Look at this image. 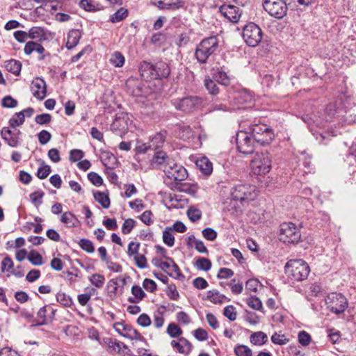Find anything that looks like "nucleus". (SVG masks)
I'll list each match as a JSON object with an SVG mask.
<instances>
[{"instance_id":"obj_51","label":"nucleus","mask_w":356,"mask_h":356,"mask_svg":"<svg viewBox=\"0 0 356 356\" xmlns=\"http://www.w3.org/2000/svg\"><path fill=\"white\" fill-rule=\"evenodd\" d=\"M78 244L83 250L88 253H92L95 251L93 243L88 238H81Z\"/></svg>"},{"instance_id":"obj_21","label":"nucleus","mask_w":356,"mask_h":356,"mask_svg":"<svg viewBox=\"0 0 356 356\" xmlns=\"http://www.w3.org/2000/svg\"><path fill=\"white\" fill-rule=\"evenodd\" d=\"M211 75L213 79L221 85L227 86L230 84V79L224 66L212 68Z\"/></svg>"},{"instance_id":"obj_27","label":"nucleus","mask_w":356,"mask_h":356,"mask_svg":"<svg viewBox=\"0 0 356 356\" xmlns=\"http://www.w3.org/2000/svg\"><path fill=\"white\" fill-rule=\"evenodd\" d=\"M154 78L155 79H161L167 78L170 73V70L167 63L160 61L154 64Z\"/></svg>"},{"instance_id":"obj_26","label":"nucleus","mask_w":356,"mask_h":356,"mask_svg":"<svg viewBox=\"0 0 356 356\" xmlns=\"http://www.w3.org/2000/svg\"><path fill=\"white\" fill-rule=\"evenodd\" d=\"M82 33L79 29H72L68 32L65 47L67 49H72L79 42Z\"/></svg>"},{"instance_id":"obj_40","label":"nucleus","mask_w":356,"mask_h":356,"mask_svg":"<svg viewBox=\"0 0 356 356\" xmlns=\"http://www.w3.org/2000/svg\"><path fill=\"white\" fill-rule=\"evenodd\" d=\"M110 63L115 67H121L124 65L125 58L119 51H115L111 56Z\"/></svg>"},{"instance_id":"obj_12","label":"nucleus","mask_w":356,"mask_h":356,"mask_svg":"<svg viewBox=\"0 0 356 356\" xmlns=\"http://www.w3.org/2000/svg\"><path fill=\"white\" fill-rule=\"evenodd\" d=\"M328 309L336 314H342L348 307L346 297L341 293H332L327 297Z\"/></svg>"},{"instance_id":"obj_43","label":"nucleus","mask_w":356,"mask_h":356,"mask_svg":"<svg viewBox=\"0 0 356 356\" xmlns=\"http://www.w3.org/2000/svg\"><path fill=\"white\" fill-rule=\"evenodd\" d=\"M172 228L167 227L163 232V241L165 244L169 247H172L175 244V237L172 234Z\"/></svg>"},{"instance_id":"obj_49","label":"nucleus","mask_w":356,"mask_h":356,"mask_svg":"<svg viewBox=\"0 0 356 356\" xmlns=\"http://www.w3.org/2000/svg\"><path fill=\"white\" fill-rule=\"evenodd\" d=\"M166 136V131H161L160 132L156 134L152 139V145H154L156 147H159L162 146V145L165 141Z\"/></svg>"},{"instance_id":"obj_1","label":"nucleus","mask_w":356,"mask_h":356,"mask_svg":"<svg viewBox=\"0 0 356 356\" xmlns=\"http://www.w3.org/2000/svg\"><path fill=\"white\" fill-rule=\"evenodd\" d=\"M284 268L288 277L296 282L305 280L310 273L309 264L302 259H291L286 262Z\"/></svg>"},{"instance_id":"obj_24","label":"nucleus","mask_w":356,"mask_h":356,"mask_svg":"<svg viewBox=\"0 0 356 356\" xmlns=\"http://www.w3.org/2000/svg\"><path fill=\"white\" fill-rule=\"evenodd\" d=\"M141 76L146 80L155 79L154 78V64L147 61H143L139 67Z\"/></svg>"},{"instance_id":"obj_32","label":"nucleus","mask_w":356,"mask_h":356,"mask_svg":"<svg viewBox=\"0 0 356 356\" xmlns=\"http://www.w3.org/2000/svg\"><path fill=\"white\" fill-rule=\"evenodd\" d=\"M196 165L205 175H209L213 170L212 163L206 157H202L196 161Z\"/></svg>"},{"instance_id":"obj_3","label":"nucleus","mask_w":356,"mask_h":356,"mask_svg":"<svg viewBox=\"0 0 356 356\" xmlns=\"http://www.w3.org/2000/svg\"><path fill=\"white\" fill-rule=\"evenodd\" d=\"M248 131L250 133L257 145H268L275 138L273 129L264 123H254L249 126Z\"/></svg>"},{"instance_id":"obj_23","label":"nucleus","mask_w":356,"mask_h":356,"mask_svg":"<svg viewBox=\"0 0 356 356\" xmlns=\"http://www.w3.org/2000/svg\"><path fill=\"white\" fill-rule=\"evenodd\" d=\"M103 341L111 353H120L124 352L123 349H127V346L124 343L115 339L106 337Z\"/></svg>"},{"instance_id":"obj_8","label":"nucleus","mask_w":356,"mask_h":356,"mask_svg":"<svg viewBox=\"0 0 356 356\" xmlns=\"http://www.w3.org/2000/svg\"><path fill=\"white\" fill-rule=\"evenodd\" d=\"M242 37L248 46L254 47L261 41L263 32L257 24L250 22L243 27Z\"/></svg>"},{"instance_id":"obj_22","label":"nucleus","mask_w":356,"mask_h":356,"mask_svg":"<svg viewBox=\"0 0 356 356\" xmlns=\"http://www.w3.org/2000/svg\"><path fill=\"white\" fill-rule=\"evenodd\" d=\"M1 136L6 143L12 147H16L20 144V138L18 136L14 135L8 127H3L0 132Z\"/></svg>"},{"instance_id":"obj_38","label":"nucleus","mask_w":356,"mask_h":356,"mask_svg":"<svg viewBox=\"0 0 356 356\" xmlns=\"http://www.w3.org/2000/svg\"><path fill=\"white\" fill-rule=\"evenodd\" d=\"M88 280L92 285L98 289H100L104 286L106 280L104 275L99 273H94L88 277Z\"/></svg>"},{"instance_id":"obj_6","label":"nucleus","mask_w":356,"mask_h":356,"mask_svg":"<svg viewBox=\"0 0 356 356\" xmlns=\"http://www.w3.org/2000/svg\"><path fill=\"white\" fill-rule=\"evenodd\" d=\"M253 174L264 175L271 169V159L268 152L257 153L251 162Z\"/></svg>"},{"instance_id":"obj_52","label":"nucleus","mask_w":356,"mask_h":356,"mask_svg":"<svg viewBox=\"0 0 356 356\" xmlns=\"http://www.w3.org/2000/svg\"><path fill=\"white\" fill-rule=\"evenodd\" d=\"M187 216L191 222H195L201 219L202 211L195 207H191L187 211Z\"/></svg>"},{"instance_id":"obj_25","label":"nucleus","mask_w":356,"mask_h":356,"mask_svg":"<svg viewBox=\"0 0 356 356\" xmlns=\"http://www.w3.org/2000/svg\"><path fill=\"white\" fill-rule=\"evenodd\" d=\"M47 306L42 307L37 313V318L33 320L31 327H36L47 325L49 323V314H47Z\"/></svg>"},{"instance_id":"obj_28","label":"nucleus","mask_w":356,"mask_h":356,"mask_svg":"<svg viewBox=\"0 0 356 356\" xmlns=\"http://www.w3.org/2000/svg\"><path fill=\"white\" fill-rule=\"evenodd\" d=\"M74 273L70 271L63 272L61 277L67 282V284L70 286H74L78 280H81L82 275L77 268H73Z\"/></svg>"},{"instance_id":"obj_11","label":"nucleus","mask_w":356,"mask_h":356,"mask_svg":"<svg viewBox=\"0 0 356 356\" xmlns=\"http://www.w3.org/2000/svg\"><path fill=\"white\" fill-rule=\"evenodd\" d=\"M264 10L272 17L282 19L286 15L288 7L283 0H264L263 3Z\"/></svg>"},{"instance_id":"obj_37","label":"nucleus","mask_w":356,"mask_h":356,"mask_svg":"<svg viewBox=\"0 0 356 356\" xmlns=\"http://www.w3.org/2000/svg\"><path fill=\"white\" fill-rule=\"evenodd\" d=\"M129 14L128 10L123 7L120 8L115 13L110 17V22L112 23H118L127 17Z\"/></svg>"},{"instance_id":"obj_57","label":"nucleus","mask_w":356,"mask_h":356,"mask_svg":"<svg viewBox=\"0 0 356 356\" xmlns=\"http://www.w3.org/2000/svg\"><path fill=\"white\" fill-rule=\"evenodd\" d=\"M52 120V117L49 113H42L37 115L35 117V122L40 125L48 124Z\"/></svg>"},{"instance_id":"obj_58","label":"nucleus","mask_w":356,"mask_h":356,"mask_svg":"<svg viewBox=\"0 0 356 356\" xmlns=\"http://www.w3.org/2000/svg\"><path fill=\"white\" fill-rule=\"evenodd\" d=\"M136 222L132 218H128L124 220L122 227V232L123 234H129L134 227L136 226Z\"/></svg>"},{"instance_id":"obj_59","label":"nucleus","mask_w":356,"mask_h":356,"mask_svg":"<svg viewBox=\"0 0 356 356\" xmlns=\"http://www.w3.org/2000/svg\"><path fill=\"white\" fill-rule=\"evenodd\" d=\"M271 341L273 343L282 346L286 344L289 339H287L284 334H280L277 332H275L271 336Z\"/></svg>"},{"instance_id":"obj_63","label":"nucleus","mask_w":356,"mask_h":356,"mask_svg":"<svg viewBox=\"0 0 356 356\" xmlns=\"http://www.w3.org/2000/svg\"><path fill=\"white\" fill-rule=\"evenodd\" d=\"M88 179L95 186H100L103 184V179L97 173L90 172L88 174Z\"/></svg>"},{"instance_id":"obj_5","label":"nucleus","mask_w":356,"mask_h":356,"mask_svg":"<svg viewBox=\"0 0 356 356\" xmlns=\"http://www.w3.org/2000/svg\"><path fill=\"white\" fill-rule=\"evenodd\" d=\"M237 150L243 154H251L254 152L257 142L248 130H240L236 134Z\"/></svg>"},{"instance_id":"obj_33","label":"nucleus","mask_w":356,"mask_h":356,"mask_svg":"<svg viewBox=\"0 0 356 356\" xmlns=\"http://www.w3.org/2000/svg\"><path fill=\"white\" fill-rule=\"evenodd\" d=\"M4 66L6 69L10 73L18 76L22 70V63L15 59H10L5 61Z\"/></svg>"},{"instance_id":"obj_39","label":"nucleus","mask_w":356,"mask_h":356,"mask_svg":"<svg viewBox=\"0 0 356 356\" xmlns=\"http://www.w3.org/2000/svg\"><path fill=\"white\" fill-rule=\"evenodd\" d=\"M40 167L38 168L37 172V177L40 179H44L48 177L51 172V167L47 165L45 162L40 159Z\"/></svg>"},{"instance_id":"obj_44","label":"nucleus","mask_w":356,"mask_h":356,"mask_svg":"<svg viewBox=\"0 0 356 356\" xmlns=\"http://www.w3.org/2000/svg\"><path fill=\"white\" fill-rule=\"evenodd\" d=\"M56 300L66 307H70L73 305L72 298L63 292H59L56 294Z\"/></svg>"},{"instance_id":"obj_46","label":"nucleus","mask_w":356,"mask_h":356,"mask_svg":"<svg viewBox=\"0 0 356 356\" xmlns=\"http://www.w3.org/2000/svg\"><path fill=\"white\" fill-rule=\"evenodd\" d=\"M152 43L159 47L165 44L167 41V34L163 32H158L152 35L151 38Z\"/></svg>"},{"instance_id":"obj_31","label":"nucleus","mask_w":356,"mask_h":356,"mask_svg":"<svg viewBox=\"0 0 356 356\" xmlns=\"http://www.w3.org/2000/svg\"><path fill=\"white\" fill-rule=\"evenodd\" d=\"M206 299L214 304H222L225 301L229 302L230 300L225 295L220 294L217 290L208 291Z\"/></svg>"},{"instance_id":"obj_45","label":"nucleus","mask_w":356,"mask_h":356,"mask_svg":"<svg viewBox=\"0 0 356 356\" xmlns=\"http://www.w3.org/2000/svg\"><path fill=\"white\" fill-rule=\"evenodd\" d=\"M118 289V284L116 280H110L106 284L107 295L111 299L115 298Z\"/></svg>"},{"instance_id":"obj_2","label":"nucleus","mask_w":356,"mask_h":356,"mask_svg":"<svg viewBox=\"0 0 356 356\" xmlns=\"http://www.w3.org/2000/svg\"><path fill=\"white\" fill-rule=\"evenodd\" d=\"M219 47V40L216 36L204 38L196 47L195 57L201 63H206L209 58L214 54Z\"/></svg>"},{"instance_id":"obj_18","label":"nucleus","mask_w":356,"mask_h":356,"mask_svg":"<svg viewBox=\"0 0 356 356\" xmlns=\"http://www.w3.org/2000/svg\"><path fill=\"white\" fill-rule=\"evenodd\" d=\"M24 51L26 55H30L33 51L38 52L40 54L38 58L40 60H44L47 57L50 56V53L46 52L44 47L38 42H27L24 46Z\"/></svg>"},{"instance_id":"obj_53","label":"nucleus","mask_w":356,"mask_h":356,"mask_svg":"<svg viewBox=\"0 0 356 356\" xmlns=\"http://www.w3.org/2000/svg\"><path fill=\"white\" fill-rule=\"evenodd\" d=\"M168 261L170 262V268H172V270L175 273V275H173L172 273H169V275L175 279L183 280L185 278V276L181 272L179 266L175 262L172 258L168 259Z\"/></svg>"},{"instance_id":"obj_10","label":"nucleus","mask_w":356,"mask_h":356,"mask_svg":"<svg viewBox=\"0 0 356 356\" xmlns=\"http://www.w3.org/2000/svg\"><path fill=\"white\" fill-rule=\"evenodd\" d=\"M132 122L131 114L126 112L118 113L111 125V129L116 135L122 136L127 132Z\"/></svg>"},{"instance_id":"obj_4","label":"nucleus","mask_w":356,"mask_h":356,"mask_svg":"<svg viewBox=\"0 0 356 356\" xmlns=\"http://www.w3.org/2000/svg\"><path fill=\"white\" fill-rule=\"evenodd\" d=\"M344 105V103H340ZM326 111L332 116L340 118L344 124H356V113L355 110L347 109L345 106L341 107L337 106V104L330 103L326 106Z\"/></svg>"},{"instance_id":"obj_15","label":"nucleus","mask_w":356,"mask_h":356,"mask_svg":"<svg viewBox=\"0 0 356 356\" xmlns=\"http://www.w3.org/2000/svg\"><path fill=\"white\" fill-rule=\"evenodd\" d=\"M220 13L232 23H237L241 16V10L236 6L231 4H223L219 8Z\"/></svg>"},{"instance_id":"obj_19","label":"nucleus","mask_w":356,"mask_h":356,"mask_svg":"<svg viewBox=\"0 0 356 356\" xmlns=\"http://www.w3.org/2000/svg\"><path fill=\"white\" fill-rule=\"evenodd\" d=\"M232 197L235 200L243 202L245 200H252L251 193L246 185H237L232 191Z\"/></svg>"},{"instance_id":"obj_62","label":"nucleus","mask_w":356,"mask_h":356,"mask_svg":"<svg viewBox=\"0 0 356 356\" xmlns=\"http://www.w3.org/2000/svg\"><path fill=\"white\" fill-rule=\"evenodd\" d=\"M166 294L168 297L172 300H177L179 298V293L174 284H171L168 286Z\"/></svg>"},{"instance_id":"obj_56","label":"nucleus","mask_w":356,"mask_h":356,"mask_svg":"<svg viewBox=\"0 0 356 356\" xmlns=\"http://www.w3.org/2000/svg\"><path fill=\"white\" fill-rule=\"evenodd\" d=\"M24 122V121L23 115L18 114V113H15L8 121L9 126L11 128H16L17 127H19L22 125Z\"/></svg>"},{"instance_id":"obj_20","label":"nucleus","mask_w":356,"mask_h":356,"mask_svg":"<svg viewBox=\"0 0 356 356\" xmlns=\"http://www.w3.org/2000/svg\"><path fill=\"white\" fill-rule=\"evenodd\" d=\"M170 345L179 353L186 355H188L193 349L192 343L184 337H179L178 341L172 340L170 342Z\"/></svg>"},{"instance_id":"obj_36","label":"nucleus","mask_w":356,"mask_h":356,"mask_svg":"<svg viewBox=\"0 0 356 356\" xmlns=\"http://www.w3.org/2000/svg\"><path fill=\"white\" fill-rule=\"evenodd\" d=\"M28 38L42 42L44 40V32L42 28L33 26L28 32Z\"/></svg>"},{"instance_id":"obj_42","label":"nucleus","mask_w":356,"mask_h":356,"mask_svg":"<svg viewBox=\"0 0 356 356\" xmlns=\"http://www.w3.org/2000/svg\"><path fill=\"white\" fill-rule=\"evenodd\" d=\"M204 84L210 95H215L218 94L219 88L213 79L210 78L205 79Z\"/></svg>"},{"instance_id":"obj_55","label":"nucleus","mask_w":356,"mask_h":356,"mask_svg":"<svg viewBox=\"0 0 356 356\" xmlns=\"http://www.w3.org/2000/svg\"><path fill=\"white\" fill-rule=\"evenodd\" d=\"M248 305L255 310H261L263 308L262 302L260 299L256 296H251L246 301Z\"/></svg>"},{"instance_id":"obj_60","label":"nucleus","mask_w":356,"mask_h":356,"mask_svg":"<svg viewBox=\"0 0 356 356\" xmlns=\"http://www.w3.org/2000/svg\"><path fill=\"white\" fill-rule=\"evenodd\" d=\"M1 270L2 273L10 271L13 268L14 263L10 257L6 256L3 259L1 263Z\"/></svg>"},{"instance_id":"obj_54","label":"nucleus","mask_w":356,"mask_h":356,"mask_svg":"<svg viewBox=\"0 0 356 356\" xmlns=\"http://www.w3.org/2000/svg\"><path fill=\"white\" fill-rule=\"evenodd\" d=\"M44 195V193L42 190L35 191L30 194V200L31 202L35 206L38 207L42 204V197Z\"/></svg>"},{"instance_id":"obj_7","label":"nucleus","mask_w":356,"mask_h":356,"mask_svg":"<svg viewBox=\"0 0 356 356\" xmlns=\"http://www.w3.org/2000/svg\"><path fill=\"white\" fill-rule=\"evenodd\" d=\"M301 238L300 229L292 222H284L280 225L279 239L284 243L295 244Z\"/></svg>"},{"instance_id":"obj_50","label":"nucleus","mask_w":356,"mask_h":356,"mask_svg":"<svg viewBox=\"0 0 356 356\" xmlns=\"http://www.w3.org/2000/svg\"><path fill=\"white\" fill-rule=\"evenodd\" d=\"M234 353L236 356H252V350L245 345H236L234 347Z\"/></svg>"},{"instance_id":"obj_14","label":"nucleus","mask_w":356,"mask_h":356,"mask_svg":"<svg viewBox=\"0 0 356 356\" xmlns=\"http://www.w3.org/2000/svg\"><path fill=\"white\" fill-rule=\"evenodd\" d=\"M113 327L118 333L124 337L138 341L145 340L144 337L130 325L123 322H117L114 323Z\"/></svg>"},{"instance_id":"obj_16","label":"nucleus","mask_w":356,"mask_h":356,"mask_svg":"<svg viewBox=\"0 0 356 356\" xmlns=\"http://www.w3.org/2000/svg\"><path fill=\"white\" fill-rule=\"evenodd\" d=\"M168 163H173V159L161 150L156 151L150 161L151 167L154 169L163 170L166 165H168Z\"/></svg>"},{"instance_id":"obj_9","label":"nucleus","mask_w":356,"mask_h":356,"mask_svg":"<svg viewBox=\"0 0 356 356\" xmlns=\"http://www.w3.org/2000/svg\"><path fill=\"white\" fill-rule=\"evenodd\" d=\"M171 102L177 110L183 112H191L202 106L203 99L197 96H187L181 99H173Z\"/></svg>"},{"instance_id":"obj_13","label":"nucleus","mask_w":356,"mask_h":356,"mask_svg":"<svg viewBox=\"0 0 356 356\" xmlns=\"http://www.w3.org/2000/svg\"><path fill=\"white\" fill-rule=\"evenodd\" d=\"M168 165H166L163 172L165 175L171 179H174L176 182H180L185 180L188 177V172L186 169L181 165L175 163H168Z\"/></svg>"},{"instance_id":"obj_29","label":"nucleus","mask_w":356,"mask_h":356,"mask_svg":"<svg viewBox=\"0 0 356 356\" xmlns=\"http://www.w3.org/2000/svg\"><path fill=\"white\" fill-rule=\"evenodd\" d=\"M67 227H76L79 224L77 217L71 211L64 212L60 219Z\"/></svg>"},{"instance_id":"obj_35","label":"nucleus","mask_w":356,"mask_h":356,"mask_svg":"<svg viewBox=\"0 0 356 356\" xmlns=\"http://www.w3.org/2000/svg\"><path fill=\"white\" fill-rule=\"evenodd\" d=\"M93 197L101 206L104 209H108L110 207L111 201L108 193L104 192L94 191Z\"/></svg>"},{"instance_id":"obj_30","label":"nucleus","mask_w":356,"mask_h":356,"mask_svg":"<svg viewBox=\"0 0 356 356\" xmlns=\"http://www.w3.org/2000/svg\"><path fill=\"white\" fill-rule=\"evenodd\" d=\"M79 6L87 12H97L104 9L101 3H95L92 0H80Z\"/></svg>"},{"instance_id":"obj_34","label":"nucleus","mask_w":356,"mask_h":356,"mask_svg":"<svg viewBox=\"0 0 356 356\" xmlns=\"http://www.w3.org/2000/svg\"><path fill=\"white\" fill-rule=\"evenodd\" d=\"M250 341L253 345L262 346L268 341V336L264 332L258 331L250 335Z\"/></svg>"},{"instance_id":"obj_64","label":"nucleus","mask_w":356,"mask_h":356,"mask_svg":"<svg viewBox=\"0 0 356 356\" xmlns=\"http://www.w3.org/2000/svg\"><path fill=\"white\" fill-rule=\"evenodd\" d=\"M346 161L349 165L356 166V145H353L349 149Z\"/></svg>"},{"instance_id":"obj_61","label":"nucleus","mask_w":356,"mask_h":356,"mask_svg":"<svg viewBox=\"0 0 356 356\" xmlns=\"http://www.w3.org/2000/svg\"><path fill=\"white\" fill-rule=\"evenodd\" d=\"M17 101L10 95H7L2 99L1 106L4 108H13L17 106Z\"/></svg>"},{"instance_id":"obj_41","label":"nucleus","mask_w":356,"mask_h":356,"mask_svg":"<svg viewBox=\"0 0 356 356\" xmlns=\"http://www.w3.org/2000/svg\"><path fill=\"white\" fill-rule=\"evenodd\" d=\"M195 266L201 270L208 271L211 268V261L204 257H199L197 259L195 263Z\"/></svg>"},{"instance_id":"obj_17","label":"nucleus","mask_w":356,"mask_h":356,"mask_svg":"<svg viewBox=\"0 0 356 356\" xmlns=\"http://www.w3.org/2000/svg\"><path fill=\"white\" fill-rule=\"evenodd\" d=\"M31 90L35 98L40 100L44 99L47 96V85L44 80L40 77L33 80Z\"/></svg>"},{"instance_id":"obj_47","label":"nucleus","mask_w":356,"mask_h":356,"mask_svg":"<svg viewBox=\"0 0 356 356\" xmlns=\"http://www.w3.org/2000/svg\"><path fill=\"white\" fill-rule=\"evenodd\" d=\"M166 332L172 338H176L181 336L183 330L175 323H170L167 327Z\"/></svg>"},{"instance_id":"obj_48","label":"nucleus","mask_w":356,"mask_h":356,"mask_svg":"<svg viewBox=\"0 0 356 356\" xmlns=\"http://www.w3.org/2000/svg\"><path fill=\"white\" fill-rule=\"evenodd\" d=\"M27 259L34 266H40L43 264L42 255L35 250H31Z\"/></svg>"}]
</instances>
